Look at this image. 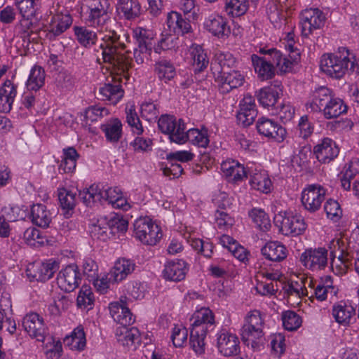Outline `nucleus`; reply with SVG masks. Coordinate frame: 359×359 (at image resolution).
<instances>
[{
	"instance_id": "obj_1",
	"label": "nucleus",
	"mask_w": 359,
	"mask_h": 359,
	"mask_svg": "<svg viewBox=\"0 0 359 359\" xmlns=\"http://www.w3.org/2000/svg\"><path fill=\"white\" fill-rule=\"evenodd\" d=\"M83 7L86 9V22L100 32H106L102 36L103 43L99 48L102 51L104 61H113L117 50H124L126 46L121 41L120 36L112 29L116 24L109 14V4L107 0H84Z\"/></svg>"
},
{
	"instance_id": "obj_2",
	"label": "nucleus",
	"mask_w": 359,
	"mask_h": 359,
	"mask_svg": "<svg viewBox=\"0 0 359 359\" xmlns=\"http://www.w3.org/2000/svg\"><path fill=\"white\" fill-rule=\"evenodd\" d=\"M123 50H117L113 54L114 60L113 61H104L108 62L111 66L112 81L114 84L106 83L101 87L99 90L100 98L102 100L110 102L116 104L123 96V90L121 88L120 83L122 81V77L126 80L129 78L128 69L131 67L130 61L121 53Z\"/></svg>"
},
{
	"instance_id": "obj_3",
	"label": "nucleus",
	"mask_w": 359,
	"mask_h": 359,
	"mask_svg": "<svg viewBox=\"0 0 359 359\" xmlns=\"http://www.w3.org/2000/svg\"><path fill=\"white\" fill-rule=\"evenodd\" d=\"M192 320L189 343L196 353L201 355L205 351L204 339L207 333L213 327L215 316L208 308H201L195 312Z\"/></svg>"
},
{
	"instance_id": "obj_4",
	"label": "nucleus",
	"mask_w": 359,
	"mask_h": 359,
	"mask_svg": "<svg viewBox=\"0 0 359 359\" xmlns=\"http://www.w3.org/2000/svg\"><path fill=\"white\" fill-rule=\"evenodd\" d=\"M310 107L313 111H322L327 119L337 118L347 111L344 102L335 97L333 92L326 87H320L313 92Z\"/></svg>"
},
{
	"instance_id": "obj_5",
	"label": "nucleus",
	"mask_w": 359,
	"mask_h": 359,
	"mask_svg": "<svg viewBox=\"0 0 359 359\" xmlns=\"http://www.w3.org/2000/svg\"><path fill=\"white\" fill-rule=\"evenodd\" d=\"M264 318L258 310L250 311L245 317L241 328V339L244 344L253 350H259L265 341Z\"/></svg>"
},
{
	"instance_id": "obj_6",
	"label": "nucleus",
	"mask_w": 359,
	"mask_h": 359,
	"mask_svg": "<svg viewBox=\"0 0 359 359\" xmlns=\"http://www.w3.org/2000/svg\"><path fill=\"white\" fill-rule=\"evenodd\" d=\"M348 50L343 48L334 53L323 54L320 59V69L327 75L340 79L350 69L355 70L354 57Z\"/></svg>"
},
{
	"instance_id": "obj_7",
	"label": "nucleus",
	"mask_w": 359,
	"mask_h": 359,
	"mask_svg": "<svg viewBox=\"0 0 359 359\" xmlns=\"http://www.w3.org/2000/svg\"><path fill=\"white\" fill-rule=\"evenodd\" d=\"M135 237L142 243L155 245L161 238L160 227L148 217L139 218L134 223Z\"/></svg>"
},
{
	"instance_id": "obj_8",
	"label": "nucleus",
	"mask_w": 359,
	"mask_h": 359,
	"mask_svg": "<svg viewBox=\"0 0 359 359\" xmlns=\"http://www.w3.org/2000/svg\"><path fill=\"white\" fill-rule=\"evenodd\" d=\"M275 224L285 236H296L302 234L306 229L304 219L300 215L280 212L274 217Z\"/></svg>"
},
{
	"instance_id": "obj_9",
	"label": "nucleus",
	"mask_w": 359,
	"mask_h": 359,
	"mask_svg": "<svg viewBox=\"0 0 359 359\" xmlns=\"http://www.w3.org/2000/svg\"><path fill=\"white\" fill-rule=\"evenodd\" d=\"M299 260L304 266L310 270H323L328 264V250L324 247L306 249Z\"/></svg>"
},
{
	"instance_id": "obj_10",
	"label": "nucleus",
	"mask_w": 359,
	"mask_h": 359,
	"mask_svg": "<svg viewBox=\"0 0 359 359\" xmlns=\"http://www.w3.org/2000/svg\"><path fill=\"white\" fill-rule=\"evenodd\" d=\"M332 244L334 246V250L331 251L332 269L337 275L345 274L352 264L353 257L347 252L340 239L334 240Z\"/></svg>"
},
{
	"instance_id": "obj_11",
	"label": "nucleus",
	"mask_w": 359,
	"mask_h": 359,
	"mask_svg": "<svg viewBox=\"0 0 359 359\" xmlns=\"http://www.w3.org/2000/svg\"><path fill=\"white\" fill-rule=\"evenodd\" d=\"M325 189L318 184H311L302 192L301 202L305 210L316 212L320 210L325 198Z\"/></svg>"
},
{
	"instance_id": "obj_12",
	"label": "nucleus",
	"mask_w": 359,
	"mask_h": 359,
	"mask_svg": "<svg viewBox=\"0 0 359 359\" xmlns=\"http://www.w3.org/2000/svg\"><path fill=\"white\" fill-rule=\"evenodd\" d=\"M325 21V17L318 8H309L301 13L302 33L308 36L314 29L321 28Z\"/></svg>"
},
{
	"instance_id": "obj_13",
	"label": "nucleus",
	"mask_w": 359,
	"mask_h": 359,
	"mask_svg": "<svg viewBox=\"0 0 359 359\" xmlns=\"http://www.w3.org/2000/svg\"><path fill=\"white\" fill-rule=\"evenodd\" d=\"M22 326L29 335L37 341L43 342L47 330L42 317L36 313L27 314L22 320Z\"/></svg>"
},
{
	"instance_id": "obj_14",
	"label": "nucleus",
	"mask_w": 359,
	"mask_h": 359,
	"mask_svg": "<svg viewBox=\"0 0 359 359\" xmlns=\"http://www.w3.org/2000/svg\"><path fill=\"white\" fill-rule=\"evenodd\" d=\"M258 133L268 138L273 139L278 142H282L286 137V130L277 122L261 117L257 122Z\"/></svg>"
},
{
	"instance_id": "obj_15",
	"label": "nucleus",
	"mask_w": 359,
	"mask_h": 359,
	"mask_svg": "<svg viewBox=\"0 0 359 359\" xmlns=\"http://www.w3.org/2000/svg\"><path fill=\"white\" fill-rule=\"evenodd\" d=\"M81 280L79 272L75 266H67L61 270L57 276L58 287L66 292L74 291Z\"/></svg>"
},
{
	"instance_id": "obj_16",
	"label": "nucleus",
	"mask_w": 359,
	"mask_h": 359,
	"mask_svg": "<svg viewBox=\"0 0 359 359\" xmlns=\"http://www.w3.org/2000/svg\"><path fill=\"white\" fill-rule=\"evenodd\" d=\"M203 25L209 32L218 38L228 36L230 34L226 19L217 13H212L205 17Z\"/></svg>"
},
{
	"instance_id": "obj_17",
	"label": "nucleus",
	"mask_w": 359,
	"mask_h": 359,
	"mask_svg": "<svg viewBox=\"0 0 359 359\" xmlns=\"http://www.w3.org/2000/svg\"><path fill=\"white\" fill-rule=\"evenodd\" d=\"M58 263L50 260L46 263L36 262L31 265L27 269V275L34 279L45 282L51 278L55 271L58 269Z\"/></svg>"
},
{
	"instance_id": "obj_18",
	"label": "nucleus",
	"mask_w": 359,
	"mask_h": 359,
	"mask_svg": "<svg viewBox=\"0 0 359 359\" xmlns=\"http://www.w3.org/2000/svg\"><path fill=\"white\" fill-rule=\"evenodd\" d=\"M339 148L330 138H324L314 146L313 154L318 161L322 163H328L339 154Z\"/></svg>"
},
{
	"instance_id": "obj_19",
	"label": "nucleus",
	"mask_w": 359,
	"mask_h": 359,
	"mask_svg": "<svg viewBox=\"0 0 359 359\" xmlns=\"http://www.w3.org/2000/svg\"><path fill=\"white\" fill-rule=\"evenodd\" d=\"M257 114L255 99L250 95L244 96L240 102V110L237 114V119L243 126L251 125Z\"/></svg>"
},
{
	"instance_id": "obj_20",
	"label": "nucleus",
	"mask_w": 359,
	"mask_h": 359,
	"mask_svg": "<svg viewBox=\"0 0 359 359\" xmlns=\"http://www.w3.org/2000/svg\"><path fill=\"white\" fill-rule=\"evenodd\" d=\"M74 34L76 36L78 41L83 46L86 48L94 47V50L97 53H100V55H97V61L99 63H102V51L99 48V46L103 43V40L102 39V42L100 43L99 45H96V42L97 41V34L92 30L89 29L86 27H78L76 26L74 27Z\"/></svg>"
},
{
	"instance_id": "obj_21",
	"label": "nucleus",
	"mask_w": 359,
	"mask_h": 359,
	"mask_svg": "<svg viewBox=\"0 0 359 359\" xmlns=\"http://www.w3.org/2000/svg\"><path fill=\"white\" fill-rule=\"evenodd\" d=\"M217 348L224 356L229 357L239 352V340L233 334L222 332L217 337Z\"/></svg>"
},
{
	"instance_id": "obj_22",
	"label": "nucleus",
	"mask_w": 359,
	"mask_h": 359,
	"mask_svg": "<svg viewBox=\"0 0 359 359\" xmlns=\"http://www.w3.org/2000/svg\"><path fill=\"white\" fill-rule=\"evenodd\" d=\"M166 25L169 32L177 35H184L192 32L189 20L183 18L177 12L171 11L168 13Z\"/></svg>"
},
{
	"instance_id": "obj_23",
	"label": "nucleus",
	"mask_w": 359,
	"mask_h": 359,
	"mask_svg": "<svg viewBox=\"0 0 359 359\" xmlns=\"http://www.w3.org/2000/svg\"><path fill=\"white\" fill-rule=\"evenodd\" d=\"M221 169L229 182L237 183L246 177L244 166L234 160H227L221 164Z\"/></svg>"
},
{
	"instance_id": "obj_24",
	"label": "nucleus",
	"mask_w": 359,
	"mask_h": 359,
	"mask_svg": "<svg viewBox=\"0 0 359 359\" xmlns=\"http://www.w3.org/2000/svg\"><path fill=\"white\" fill-rule=\"evenodd\" d=\"M251 60L255 73L262 81L271 79L275 75V69L271 60L255 54L251 55Z\"/></svg>"
},
{
	"instance_id": "obj_25",
	"label": "nucleus",
	"mask_w": 359,
	"mask_h": 359,
	"mask_svg": "<svg viewBox=\"0 0 359 359\" xmlns=\"http://www.w3.org/2000/svg\"><path fill=\"white\" fill-rule=\"evenodd\" d=\"M109 309L114 321L120 325L128 326L134 323L133 314L123 303L112 302L109 304Z\"/></svg>"
},
{
	"instance_id": "obj_26",
	"label": "nucleus",
	"mask_w": 359,
	"mask_h": 359,
	"mask_svg": "<svg viewBox=\"0 0 359 359\" xmlns=\"http://www.w3.org/2000/svg\"><path fill=\"white\" fill-rule=\"evenodd\" d=\"M135 268V264L125 258L118 259L111 269L109 275L114 282H120L130 274Z\"/></svg>"
},
{
	"instance_id": "obj_27",
	"label": "nucleus",
	"mask_w": 359,
	"mask_h": 359,
	"mask_svg": "<svg viewBox=\"0 0 359 359\" xmlns=\"http://www.w3.org/2000/svg\"><path fill=\"white\" fill-rule=\"evenodd\" d=\"M299 280L292 281L289 286L291 293H295L300 296H311V292L314 291V287L318 284L312 277L306 276L304 274L298 277Z\"/></svg>"
},
{
	"instance_id": "obj_28",
	"label": "nucleus",
	"mask_w": 359,
	"mask_h": 359,
	"mask_svg": "<svg viewBox=\"0 0 359 359\" xmlns=\"http://www.w3.org/2000/svg\"><path fill=\"white\" fill-rule=\"evenodd\" d=\"M187 271V264L184 261L170 262L165 266L163 276L167 280L178 282L184 279Z\"/></svg>"
},
{
	"instance_id": "obj_29",
	"label": "nucleus",
	"mask_w": 359,
	"mask_h": 359,
	"mask_svg": "<svg viewBox=\"0 0 359 359\" xmlns=\"http://www.w3.org/2000/svg\"><path fill=\"white\" fill-rule=\"evenodd\" d=\"M338 289L333 285V281L330 276H326L324 278L321 279L316 287H314V291L311 292V297H315L319 301H324L327 298L330 294L331 296H336Z\"/></svg>"
},
{
	"instance_id": "obj_30",
	"label": "nucleus",
	"mask_w": 359,
	"mask_h": 359,
	"mask_svg": "<svg viewBox=\"0 0 359 359\" xmlns=\"http://www.w3.org/2000/svg\"><path fill=\"white\" fill-rule=\"evenodd\" d=\"M355 314V309L344 302H339L332 307L333 317L338 323L343 325H349Z\"/></svg>"
},
{
	"instance_id": "obj_31",
	"label": "nucleus",
	"mask_w": 359,
	"mask_h": 359,
	"mask_svg": "<svg viewBox=\"0 0 359 359\" xmlns=\"http://www.w3.org/2000/svg\"><path fill=\"white\" fill-rule=\"evenodd\" d=\"M282 94L280 85H271L262 88L258 93L259 103L264 107H273Z\"/></svg>"
},
{
	"instance_id": "obj_32",
	"label": "nucleus",
	"mask_w": 359,
	"mask_h": 359,
	"mask_svg": "<svg viewBox=\"0 0 359 359\" xmlns=\"http://www.w3.org/2000/svg\"><path fill=\"white\" fill-rule=\"evenodd\" d=\"M262 255L269 260L281 262L287 256V250L279 242H269L262 248Z\"/></svg>"
},
{
	"instance_id": "obj_33",
	"label": "nucleus",
	"mask_w": 359,
	"mask_h": 359,
	"mask_svg": "<svg viewBox=\"0 0 359 359\" xmlns=\"http://www.w3.org/2000/svg\"><path fill=\"white\" fill-rule=\"evenodd\" d=\"M72 23V18L67 12H58L52 17L50 22V32L54 36H58L66 31Z\"/></svg>"
},
{
	"instance_id": "obj_34",
	"label": "nucleus",
	"mask_w": 359,
	"mask_h": 359,
	"mask_svg": "<svg viewBox=\"0 0 359 359\" xmlns=\"http://www.w3.org/2000/svg\"><path fill=\"white\" fill-rule=\"evenodd\" d=\"M222 74L219 88L223 93H229L233 88H238L243 84L244 76L238 71H228Z\"/></svg>"
},
{
	"instance_id": "obj_35",
	"label": "nucleus",
	"mask_w": 359,
	"mask_h": 359,
	"mask_svg": "<svg viewBox=\"0 0 359 359\" xmlns=\"http://www.w3.org/2000/svg\"><path fill=\"white\" fill-rule=\"evenodd\" d=\"M79 154L74 147L63 149V156L59 165L60 173H72L76 167V162Z\"/></svg>"
},
{
	"instance_id": "obj_36",
	"label": "nucleus",
	"mask_w": 359,
	"mask_h": 359,
	"mask_svg": "<svg viewBox=\"0 0 359 359\" xmlns=\"http://www.w3.org/2000/svg\"><path fill=\"white\" fill-rule=\"evenodd\" d=\"M31 217L34 224L43 228L48 227L52 220L50 211L42 204H36L32 206Z\"/></svg>"
},
{
	"instance_id": "obj_37",
	"label": "nucleus",
	"mask_w": 359,
	"mask_h": 359,
	"mask_svg": "<svg viewBox=\"0 0 359 359\" xmlns=\"http://www.w3.org/2000/svg\"><path fill=\"white\" fill-rule=\"evenodd\" d=\"M117 10L127 20H132L140 15L141 6L137 0H119Z\"/></svg>"
},
{
	"instance_id": "obj_38",
	"label": "nucleus",
	"mask_w": 359,
	"mask_h": 359,
	"mask_svg": "<svg viewBox=\"0 0 359 359\" xmlns=\"http://www.w3.org/2000/svg\"><path fill=\"white\" fill-rule=\"evenodd\" d=\"M116 335L118 341L123 346L132 345L140 338V333L137 328L135 327L128 328L127 326L123 325L116 329Z\"/></svg>"
},
{
	"instance_id": "obj_39",
	"label": "nucleus",
	"mask_w": 359,
	"mask_h": 359,
	"mask_svg": "<svg viewBox=\"0 0 359 359\" xmlns=\"http://www.w3.org/2000/svg\"><path fill=\"white\" fill-rule=\"evenodd\" d=\"M189 51L193 60V66L195 67V71L202 72L209 64L206 53H205L201 46L196 44L190 47Z\"/></svg>"
},
{
	"instance_id": "obj_40",
	"label": "nucleus",
	"mask_w": 359,
	"mask_h": 359,
	"mask_svg": "<svg viewBox=\"0 0 359 359\" xmlns=\"http://www.w3.org/2000/svg\"><path fill=\"white\" fill-rule=\"evenodd\" d=\"M46 74L44 69L40 66H34L30 72L28 80L26 83L29 90L36 91L39 90L45 83Z\"/></svg>"
},
{
	"instance_id": "obj_41",
	"label": "nucleus",
	"mask_w": 359,
	"mask_h": 359,
	"mask_svg": "<svg viewBox=\"0 0 359 359\" xmlns=\"http://www.w3.org/2000/svg\"><path fill=\"white\" fill-rule=\"evenodd\" d=\"M101 129L104 133L107 140L116 142L121 137L122 123L118 118L111 119L107 123L102 125Z\"/></svg>"
},
{
	"instance_id": "obj_42",
	"label": "nucleus",
	"mask_w": 359,
	"mask_h": 359,
	"mask_svg": "<svg viewBox=\"0 0 359 359\" xmlns=\"http://www.w3.org/2000/svg\"><path fill=\"white\" fill-rule=\"evenodd\" d=\"M154 70L158 78L164 83H168L176 75L175 67L173 64L165 60L156 62Z\"/></svg>"
},
{
	"instance_id": "obj_43",
	"label": "nucleus",
	"mask_w": 359,
	"mask_h": 359,
	"mask_svg": "<svg viewBox=\"0 0 359 359\" xmlns=\"http://www.w3.org/2000/svg\"><path fill=\"white\" fill-rule=\"evenodd\" d=\"M67 345L70 346L72 349L82 351L86 345V334L83 328L81 326L76 327L71 336L64 339Z\"/></svg>"
},
{
	"instance_id": "obj_44",
	"label": "nucleus",
	"mask_w": 359,
	"mask_h": 359,
	"mask_svg": "<svg viewBox=\"0 0 359 359\" xmlns=\"http://www.w3.org/2000/svg\"><path fill=\"white\" fill-rule=\"evenodd\" d=\"M250 183L253 189L263 193H268L271 190V182L265 172L254 173L251 175Z\"/></svg>"
},
{
	"instance_id": "obj_45",
	"label": "nucleus",
	"mask_w": 359,
	"mask_h": 359,
	"mask_svg": "<svg viewBox=\"0 0 359 359\" xmlns=\"http://www.w3.org/2000/svg\"><path fill=\"white\" fill-rule=\"evenodd\" d=\"M58 198L61 208L65 210V214H68L76 206V194L65 188L58 189Z\"/></svg>"
},
{
	"instance_id": "obj_46",
	"label": "nucleus",
	"mask_w": 359,
	"mask_h": 359,
	"mask_svg": "<svg viewBox=\"0 0 359 359\" xmlns=\"http://www.w3.org/2000/svg\"><path fill=\"white\" fill-rule=\"evenodd\" d=\"M90 233L95 240L106 241L111 234V231H110L108 223L103 220H98L96 224H92Z\"/></svg>"
},
{
	"instance_id": "obj_47",
	"label": "nucleus",
	"mask_w": 359,
	"mask_h": 359,
	"mask_svg": "<svg viewBox=\"0 0 359 359\" xmlns=\"http://www.w3.org/2000/svg\"><path fill=\"white\" fill-rule=\"evenodd\" d=\"M248 8V0H225V11L232 16H241Z\"/></svg>"
},
{
	"instance_id": "obj_48",
	"label": "nucleus",
	"mask_w": 359,
	"mask_h": 359,
	"mask_svg": "<svg viewBox=\"0 0 359 359\" xmlns=\"http://www.w3.org/2000/svg\"><path fill=\"white\" fill-rule=\"evenodd\" d=\"M187 141H189L198 147L205 148L209 143L207 131L199 130L196 128L190 129L187 131L186 142Z\"/></svg>"
},
{
	"instance_id": "obj_49",
	"label": "nucleus",
	"mask_w": 359,
	"mask_h": 359,
	"mask_svg": "<svg viewBox=\"0 0 359 359\" xmlns=\"http://www.w3.org/2000/svg\"><path fill=\"white\" fill-rule=\"evenodd\" d=\"M95 301L93 293L91 289L85 285L83 286L76 299L77 306L82 309H91Z\"/></svg>"
},
{
	"instance_id": "obj_50",
	"label": "nucleus",
	"mask_w": 359,
	"mask_h": 359,
	"mask_svg": "<svg viewBox=\"0 0 359 359\" xmlns=\"http://www.w3.org/2000/svg\"><path fill=\"white\" fill-rule=\"evenodd\" d=\"M215 65H218L219 66V72L223 74L234 67L236 65V59L230 53L219 52L215 55Z\"/></svg>"
},
{
	"instance_id": "obj_51",
	"label": "nucleus",
	"mask_w": 359,
	"mask_h": 359,
	"mask_svg": "<svg viewBox=\"0 0 359 359\" xmlns=\"http://www.w3.org/2000/svg\"><path fill=\"white\" fill-rule=\"evenodd\" d=\"M252 221L262 231H266L271 227V222L267 215L262 210L253 209L249 213Z\"/></svg>"
},
{
	"instance_id": "obj_52",
	"label": "nucleus",
	"mask_w": 359,
	"mask_h": 359,
	"mask_svg": "<svg viewBox=\"0 0 359 359\" xmlns=\"http://www.w3.org/2000/svg\"><path fill=\"white\" fill-rule=\"evenodd\" d=\"M79 196L87 206H91L95 202H100V188L93 184L87 190L80 191Z\"/></svg>"
},
{
	"instance_id": "obj_53",
	"label": "nucleus",
	"mask_w": 359,
	"mask_h": 359,
	"mask_svg": "<svg viewBox=\"0 0 359 359\" xmlns=\"http://www.w3.org/2000/svg\"><path fill=\"white\" fill-rule=\"evenodd\" d=\"M283 325L288 331H294L298 329L302 325V319L299 315L292 311H287L283 313Z\"/></svg>"
},
{
	"instance_id": "obj_54",
	"label": "nucleus",
	"mask_w": 359,
	"mask_h": 359,
	"mask_svg": "<svg viewBox=\"0 0 359 359\" xmlns=\"http://www.w3.org/2000/svg\"><path fill=\"white\" fill-rule=\"evenodd\" d=\"M126 121L131 127L133 133L140 135L143 132V127L135 111L134 106L126 109Z\"/></svg>"
},
{
	"instance_id": "obj_55",
	"label": "nucleus",
	"mask_w": 359,
	"mask_h": 359,
	"mask_svg": "<svg viewBox=\"0 0 359 359\" xmlns=\"http://www.w3.org/2000/svg\"><path fill=\"white\" fill-rule=\"evenodd\" d=\"M300 59V53L298 50H292V55H289L288 57H281L280 65L276 67L283 72L286 73L290 72L294 64H297Z\"/></svg>"
},
{
	"instance_id": "obj_56",
	"label": "nucleus",
	"mask_w": 359,
	"mask_h": 359,
	"mask_svg": "<svg viewBox=\"0 0 359 359\" xmlns=\"http://www.w3.org/2000/svg\"><path fill=\"white\" fill-rule=\"evenodd\" d=\"M38 0L16 1L22 18H33L37 10Z\"/></svg>"
},
{
	"instance_id": "obj_57",
	"label": "nucleus",
	"mask_w": 359,
	"mask_h": 359,
	"mask_svg": "<svg viewBox=\"0 0 359 359\" xmlns=\"http://www.w3.org/2000/svg\"><path fill=\"white\" fill-rule=\"evenodd\" d=\"M324 209L327 217L335 222L338 221L342 215L341 208L337 201L332 199L327 200L325 204Z\"/></svg>"
},
{
	"instance_id": "obj_58",
	"label": "nucleus",
	"mask_w": 359,
	"mask_h": 359,
	"mask_svg": "<svg viewBox=\"0 0 359 359\" xmlns=\"http://www.w3.org/2000/svg\"><path fill=\"white\" fill-rule=\"evenodd\" d=\"M186 135L184 123L179 119L176 122L173 131L169 134L170 139L177 144H183L186 142Z\"/></svg>"
},
{
	"instance_id": "obj_59",
	"label": "nucleus",
	"mask_w": 359,
	"mask_h": 359,
	"mask_svg": "<svg viewBox=\"0 0 359 359\" xmlns=\"http://www.w3.org/2000/svg\"><path fill=\"white\" fill-rule=\"evenodd\" d=\"M187 330L182 325H175L172 332L171 339L175 347H181L187 342Z\"/></svg>"
},
{
	"instance_id": "obj_60",
	"label": "nucleus",
	"mask_w": 359,
	"mask_h": 359,
	"mask_svg": "<svg viewBox=\"0 0 359 359\" xmlns=\"http://www.w3.org/2000/svg\"><path fill=\"white\" fill-rule=\"evenodd\" d=\"M177 40V38L171 34H163L158 44L154 47L155 52L159 53L161 50L175 48Z\"/></svg>"
},
{
	"instance_id": "obj_61",
	"label": "nucleus",
	"mask_w": 359,
	"mask_h": 359,
	"mask_svg": "<svg viewBox=\"0 0 359 359\" xmlns=\"http://www.w3.org/2000/svg\"><path fill=\"white\" fill-rule=\"evenodd\" d=\"M257 279V283L255 286V290L262 295H272L278 291V287L277 283L268 282L262 278Z\"/></svg>"
},
{
	"instance_id": "obj_62",
	"label": "nucleus",
	"mask_w": 359,
	"mask_h": 359,
	"mask_svg": "<svg viewBox=\"0 0 359 359\" xmlns=\"http://www.w3.org/2000/svg\"><path fill=\"white\" fill-rule=\"evenodd\" d=\"M215 221L222 230H226L231 227L234 224V219L226 211L217 210L215 212Z\"/></svg>"
},
{
	"instance_id": "obj_63",
	"label": "nucleus",
	"mask_w": 359,
	"mask_h": 359,
	"mask_svg": "<svg viewBox=\"0 0 359 359\" xmlns=\"http://www.w3.org/2000/svg\"><path fill=\"white\" fill-rule=\"evenodd\" d=\"M133 36L137 41L138 45L153 47L151 34L149 30L142 27H136L133 29Z\"/></svg>"
},
{
	"instance_id": "obj_64",
	"label": "nucleus",
	"mask_w": 359,
	"mask_h": 359,
	"mask_svg": "<svg viewBox=\"0 0 359 359\" xmlns=\"http://www.w3.org/2000/svg\"><path fill=\"white\" fill-rule=\"evenodd\" d=\"M177 120L172 116L164 115L161 116L158 121V126L160 130L169 135L171 131H173Z\"/></svg>"
}]
</instances>
